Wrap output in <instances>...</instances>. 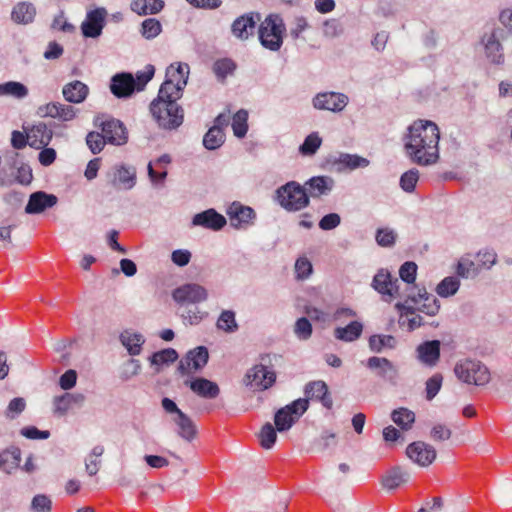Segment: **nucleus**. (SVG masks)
Wrapping results in <instances>:
<instances>
[{"mask_svg": "<svg viewBox=\"0 0 512 512\" xmlns=\"http://www.w3.org/2000/svg\"><path fill=\"white\" fill-rule=\"evenodd\" d=\"M225 134L218 126L211 127L203 138V145L209 149L214 150L219 148L224 143Z\"/></svg>", "mask_w": 512, "mask_h": 512, "instance_id": "nucleus-46", "label": "nucleus"}, {"mask_svg": "<svg viewBox=\"0 0 512 512\" xmlns=\"http://www.w3.org/2000/svg\"><path fill=\"white\" fill-rule=\"evenodd\" d=\"M213 72L219 81H224L228 75H232L236 69V64L229 58L218 59L213 64Z\"/></svg>", "mask_w": 512, "mask_h": 512, "instance_id": "nucleus-45", "label": "nucleus"}, {"mask_svg": "<svg viewBox=\"0 0 512 512\" xmlns=\"http://www.w3.org/2000/svg\"><path fill=\"white\" fill-rule=\"evenodd\" d=\"M277 429L271 423H266L259 432V441L263 449H271L277 440Z\"/></svg>", "mask_w": 512, "mask_h": 512, "instance_id": "nucleus-51", "label": "nucleus"}, {"mask_svg": "<svg viewBox=\"0 0 512 512\" xmlns=\"http://www.w3.org/2000/svg\"><path fill=\"white\" fill-rule=\"evenodd\" d=\"M322 144V139L317 132L309 134L299 147V152L304 156L314 155Z\"/></svg>", "mask_w": 512, "mask_h": 512, "instance_id": "nucleus-49", "label": "nucleus"}, {"mask_svg": "<svg viewBox=\"0 0 512 512\" xmlns=\"http://www.w3.org/2000/svg\"><path fill=\"white\" fill-rule=\"evenodd\" d=\"M171 163V157L169 154H163L157 158L154 162H149L147 170L148 175L153 183L163 182L167 177L166 166Z\"/></svg>", "mask_w": 512, "mask_h": 512, "instance_id": "nucleus-36", "label": "nucleus"}, {"mask_svg": "<svg viewBox=\"0 0 512 512\" xmlns=\"http://www.w3.org/2000/svg\"><path fill=\"white\" fill-rule=\"evenodd\" d=\"M102 132L108 143L115 145L125 144L127 132L123 123L117 119H108L101 124Z\"/></svg>", "mask_w": 512, "mask_h": 512, "instance_id": "nucleus-21", "label": "nucleus"}, {"mask_svg": "<svg viewBox=\"0 0 512 512\" xmlns=\"http://www.w3.org/2000/svg\"><path fill=\"white\" fill-rule=\"evenodd\" d=\"M439 139V128L434 122L415 121L405 137L406 153L418 165L434 164L439 158Z\"/></svg>", "mask_w": 512, "mask_h": 512, "instance_id": "nucleus-1", "label": "nucleus"}, {"mask_svg": "<svg viewBox=\"0 0 512 512\" xmlns=\"http://www.w3.org/2000/svg\"><path fill=\"white\" fill-rule=\"evenodd\" d=\"M25 407L26 403L23 398H14L9 402L8 407L5 411V415L9 419H14L16 416H18L21 412L24 411Z\"/></svg>", "mask_w": 512, "mask_h": 512, "instance_id": "nucleus-62", "label": "nucleus"}, {"mask_svg": "<svg viewBox=\"0 0 512 512\" xmlns=\"http://www.w3.org/2000/svg\"><path fill=\"white\" fill-rule=\"evenodd\" d=\"M418 359L425 365L433 367L440 358V341H426L417 347Z\"/></svg>", "mask_w": 512, "mask_h": 512, "instance_id": "nucleus-30", "label": "nucleus"}, {"mask_svg": "<svg viewBox=\"0 0 512 512\" xmlns=\"http://www.w3.org/2000/svg\"><path fill=\"white\" fill-rule=\"evenodd\" d=\"M31 506L35 512H51L52 501L48 496L39 494L34 496Z\"/></svg>", "mask_w": 512, "mask_h": 512, "instance_id": "nucleus-61", "label": "nucleus"}, {"mask_svg": "<svg viewBox=\"0 0 512 512\" xmlns=\"http://www.w3.org/2000/svg\"><path fill=\"white\" fill-rule=\"evenodd\" d=\"M62 93L66 101L78 104L86 99L89 88L83 82L76 80L66 84Z\"/></svg>", "mask_w": 512, "mask_h": 512, "instance_id": "nucleus-33", "label": "nucleus"}, {"mask_svg": "<svg viewBox=\"0 0 512 512\" xmlns=\"http://www.w3.org/2000/svg\"><path fill=\"white\" fill-rule=\"evenodd\" d=\"M189 66L187 64H171L166 70V79L161 85L160 94H170V97L181 98L187 84Z\"/></svg>", "mask_w": 512, "mask_h": 512, "instance_id": "nucleus-6", "label": "nucleus"}, {"mask_svg": "<svg viewBox=\"0 0 512 512\" xmlns=\"http://www.w3.org/2000/svg\"><path fill=\"white\" fill-rule=\"evenodd\" d=\"M164 7L162 0H133L131 2L132 11L139 15L156 14Z\"/></svg>", "mask_w": 512, "mask_h": 512, "instance_id": "nucleus-39", "label": "nucleus"}, {"mask_svg": "<svg viewBox=\"0 0 512 512\" xmlns=\"http://www.w3.org/2000/svg\"><path fill=\"white\" fill-rule=\"evenodd\" d=\"M260 20L259 14H244L238 17L231 26L232 33L235 37L246 40L252 35L256 22Z\"/></svg>", "mask_w": 512, "mask_h": 512, "instance_id": "nucleus-22", "label": "nucleus"}, {"mask_svg": "<svg viewBox=\"0 0 512 512\" xmlns=\"http://www.w3.org/2000/svg\"><path fill=\"white\" fill-rule=\"evenodd\" d=\"M406 455L419 466L427 467L435 460L436 450L430 444L416 441L407 446Z\"/></svg>", "mask_w": 512, "mask_h": 512, "instance_id": "nucleus-12", "label": "nucleus"}, {"mask_svg": "<svg viewBox=\"0 0 512 512\" xmlns=\"http://www.w3.org/2000/svg\"><path fill=\"white\" fill-rule=\"evenodd\" d=\"M407 300L413 303L417 311L428 316H435L440 309L439 301L434 295L428 294L425 288L418 289L417 294H409Z\"/></svg>", "mask_w": 512, "mask_h": 512, "instance_id": "nucleus-15", "label": "nucleus"}, {"mask_svg": "<svg viewBox=\"0 0 512 512\" xmlns=\"http://www.w3.org/2000/svg\"><path fill=\"white\" fill-rule=\"evenodd\" d=\"M226 223L225 217L214 209H208L198 213L192 219V225L201 226L214 231L221 230Z\"/></svg>", "mask_w": 512, "mask_h": 512, "instance_id": "nucleus-20", "label": "nucleus"}, {"mask_svg": "<svg viewBox=\"0 0 512 512\" xmlns=\"http://www.w3.org/2000/svg\"><path fill=\"white\" fill-rule=\"evenodd\" d=\"M396 340L391 335L376 334L369 338L368 344L372 352L380 353L384 348H394Z\"/></svg>", "mask_w": 512, "mask_h": 512, "instance_id": "nucleus-44", "label": "nucleus"}, {"mask_svg": "<svg viewBox=\"0 0 512 512\" xmlns=\"http://www.w3.org/2000/svg\"><path fill=\"white\" fill-rule=\"evenodd\" d=\"M485 52L487 57L491 60V62L495 64H501L504 61V56L502 53V46L500 42L496 39L495 34H491L487 39L485 44Z\"/></svg>", "mask_w": 512, "mask_h": 512, "instance_id": "nucleus-42", "label": "nucleus"}, {"mask_svg": "<svg viewBox=\"0 0 512 512\" xmlns=\"http://www.w3.org/2000/svg\"><path fill=\"white\" fill-rule=\"evenodd\" d=\"M231 225L240 228L251 223L255 218V212L248 206L239 203H233L228 210Z\"/></svg>", "mask_w": 512, "mask_h": 512, "instance_id": "nucleus-28", "label": "nucleus"}, {"mask_svg": "<svg viewBox=\"0 0 512 512\" xmlns=\"http://www.w3.org/2000/svg\"><path fill=\"white\" fill-rule=\"evenodd\" d=\"M136 89V81L130 73L116 74L111 79L110 90L118 98L132 95Z\"/></svg>", "mask_w": 512, "mask_h": 512, "instance_id": "nucleus-19", "label": "nucleus"}, {"mask_svg": "<svg viewBox=\"0 0 512 512\" xmlns=\"http://www.w3.org/2000/svg\"><path fill=\"white\" fill-rule=\"evenodd\" d=\"M459 285L456 277H446L437 285L436 292L441 297H449L458 291Z\"/></svg>", "mask_w": 512, "mask_h": 512, "instance_id": "nucleus-52", "label": "nucleus"}, {"mask_svg": "<svg viewBox=\"0 0 512 512\" xmlns=\"http://www.w3.org/2000/svg\"><path fill=\"white\" fill-rule=\"evenodd\" d=\"M454 372L459 380L467 384L481 386L490 381V372L480 361L470 359L460 361L456 364Z\"/></svg>", "mask_w": 512, "mask_h": 512, "instance_id": "nucleus-5", "label": "nucleus"}, {"mask_svg": "<svg viewBox=\"0 0 512 512\" xmlns=\"http://www.w3.org/2000/svg\"><path fill=\"white\" fill-rule=\"evenodd\" d=\"M367 368L374 371L375 375L389 382H395L398 376L397 367L387 358L373 356L367 360Z\"/></svg>", "mask_w": 512, "mask_h": 512, "instance_id": "nucleus-16", "label": "nucleus"}, {"mask_svg": "<svg viewBox=\"0 0 512 512\" xmlns=\"http://www.w3.org/2000/svg\"><path fill=\"white\" fill-rule=\"evenodd\" d=\"M161 405L166 413L176 415L173 421L178 426L179 436L187 441L193 440L196 437L197 431L191 418L180 410L176 403L168 397H164L161 400Z\"/></svg>", "mask_w": 512, "mask_h": 512, "instance_id": "nucleus-8", "label": "nucleus"}, {"mask_svg": "<svg viewBox=\"0 0 512 512\" xmlns=\"http://www.w3.org/2000/svg\"><path fill=\"white\" fill-rule=\"evenodd\" d=\"M36 114L41 118L51 117L62 121H70L75 115V109L70 105L59 102H51L37 108Z\"/></svg>", "mask_w": 512, "mask_h": 512, "instance_id": "nucleus-17", "label": "nucleus"}, {"mask_svg": "<svg viewBox=\"0 0 512 512\" xmlns=\"http://www.w3.org/2000/svg\"><path fill=\"white\" fill-rule=\"evenodd\" d=\"M36 15V9L32 3L20 2L14 6L11 18L17 24L31 23Z\"/></svg>", "mask_w": 512, "mask_h": 512, "instance_id": "nucleus-38", "label": "nucleus"}, {"mask_svg": "<svg viewBox=\"0 0 512 512\" xmlns=\"http://www.w3.org/2000/svg\"><path fill=\"white\" fill-rule=\"evenodd\" d=\"M305 395L307 400H317L327 409H331L333 401L329 395L328 386L322 380L312 381L305 386Z\"/></svg>", "mask_w": 512, "mask_h": 512, "instance_id": "nucleus-24", "label": "nucleus"}, {"mask_svg": "<svg viewBox=\"0 0 512 512\" xmlns=\"http://www.w3.org/2000/svg\"><path fill=\"white\" fill-rule=\"evenodd\" d=\"M410 479V472L402 466H394L389 469L381 479L382 487L386 490H395L407 483Z\"/></svg>", "mask_w": 512, "mask_h": 512, "instance_id": "nucleus-26", "label": "nucleus"}, {"mask_svg": "<svg viewBox=\"0 0 512 512\" xmlns=\"http://www.w3.org/2000/svg\"><path fill=\"white\" fill-rule=\"evenodd\" d=\"M295 272L298 279H306L312 273V264L305 258H298L295 262Z\"/></svg>", "mask_w": 512, "mask_h": 512, "instance_id": "nucleus-63", "label": "nucleus"}, {"mask_svg": "<svg viewBox=\"0 0 512 512\" xmlns=\"http://www.w3.org/2000/svg\"><path fill=\"white\" fill-rule=\"evenodd\" d=\"M348 104V97L343 93L323 92L318 93L313 99V105L319 110L332 112L342 111Z\"/></svg>", "mask_w": 512, "mask_h": 512, "instance_id": "nucleus-14", "label": "nucleus"}, {"mask_svg": "<svg viewBox=\"0 0 512 512\" xmlns=\"http://www.w3.org/2000/svg\"><path fill=\"white\" fill-rule=\"evenodd\" d=\"M395 307L400 313V325L407 326L408 330L413 331L424 324L423 318L416 313V307L410 305L408 300L405 303H397Z\"/></svg>", "mask_w": 512, "mask_h": 512, "instance_id": "nucleus-23", "label": "nucleus"}, {"mask_svg": "<svg viewBox=\"0 0 512 512\" xmlns=\"http://www.w3.org/2000/svg\"><path fill=\"white\" fill-rule=\"evenodd\" d=\"M180 98L170 97V94H160L150 104V112L160 128L173 130L182 125L184 110L178 104Z\"/></svg>", "mask_w": 512, "mask_h": 512, "instance_id": "nucleus-2", "label": "nucleus"}, {"mask_svg": "<svg viewBox=\"0 0 512 512\" xmlns=\"http://www.w3.org/2000/svg\"><path fill=\"white\" fill-rule=\"evenodd\" d=\"M161 32V24L154 18H148L142 22L141 33L146 39H153Z\"/></svg>", "mask_w": 512, "mask_h": 512, "instance_id": "nucleus-55", "label": "nucleus"}, {"mask_svg": "<svg viewBox=\"0 0 512 512\" xmlns=\"http://www.w3.org/2000/svg\"><path fill=\"white\" fill-rule=\"evenodd\" d=\"M340 163L350 169H355L359 167H366L369 164V161L366 158L357 155L344 154L340 157Z\"/></svg>", "mask_w": 512, "mask_h": 512, "instance_id": "nucleus-60", "label": "nucleus"}, {"mask_svg": "<svg viewBox=\"0 0 512 512\" xmlns=\"http://www.w3.org/2000/svg\"><path fill=\"white\" fill-rule=\"evenodd\" d=\"M120 339L131 355L140 354L141 347L144 343V338L141 334L125 331L121 334Z\"/></svg>", "mask_w": 512, "mask_h": 512, "instance_id": "nucleus-40", "label": "nucleus"}, {"mask_svg": "<svg viewBox=\"0 0 512 512\" xmlns=\"http://www.w3.org/2000/svg\"><path fill=\"white\" fill-rule=\"evenodd\" d=\"M286 31L283 19L277 14L268 15L259 25L258 36L261 45L270 50L278 51L283 44Z\"/></svg>", "mask_w": 512, "mask_h": 512, "instance_id": "nucleus-3", "label": "nucleus"}, {"mask_svg": "<svg viewBox=\"0 0 512 512\" xmlns=\"http://www.w3.org/2000/svg\"><path fill=\"white\" fill-rule=\"evenodd\" d=\"M173 299L179 304H196L207 299V291L199 284H185L173 291Z\"/></svg>", "mask_w": 512, "mask_h": 512, "instance_id": "nucleus-13", "label": "nucleus"}, {"mask_svg": "<svg viewBox=\"0 0 512 512\" xmlns=\"http://www.w3.org/2000/svg\"><path fill=\"white\" fill-rule=\"evenodd\" d=\"M391 418L403 430H409L415 421V414L407 408H399L392 412Z\"/></svg>", "mask_w": 512, "mask_h": 512, "instance_id": "nucleus-43", "label": "nucleus"}, {"mask_svg": "<svg viewBox=\"0 0 512 512\" xmlns=\"http://www.w3.org/2000/svg\"><path fill=\"white\" fill-rule=\"evenodd\" d=\"M276 380L274 371L264 365H255L249 369L243 379L244 384L255 390L263 391L270 388Z\"/></svg>", "mask_w": 512, "mask_h": 512, "instance_id": "nucleus-10", "label": "nucleus"}, {"mask_svg": "<svg viewBox=\"0 0 512 512\" xmlns=\"http://www.w3.org/2000/svg\"><path fill=\"white\" fill-rule=\"evenodd\" d=\"M452 431L443 424H436L432 427L430 436L434 441H446L451 438Z\"/></svg>", "mask_w": 512, "mask_h": 512, "instance_id": "nucleus-64", "label": "nucleus"}, {"mask_svg": "<svg viewBox=\"0 0 512 512\" xmlns=\"http://www.w3.org/2000/svg\"><path fill=\"white\" fill-rule=\"evenodd\" d=\"M106 142L103 132H89L86 136V143L93 154L101 152Z\"/></svg>", "mask_w": 512, "mask_h": 512, "instance_id": "nucleus-54", "label": "nucleus"}, {"mask_svg": "<svg viewBox=\"0 0 512 512\" xmlns=\"http://www.w3.org/2000/svg\"><path fill=\"white\" fill-rule=\"evenodd\" d=\"M56 203L57 197L55 195L38 191L30 195L25 212L27 214H39L45 209L53 207Z\"/></svg>", "mask_w": 512, "mask_h": 512, "instance_id": "nucleus-25", "label": "nucleus"}, {"mask_svg": "<svg viewBox=\"0 0 512 512\" xmlns=\"http://www.w3.org/2000/svg\"><path fill=\"white\" fill-rule=\"evenodd\" d=\"M28 137L29 145L33 148L40 149L50 143L53 132L45 123L39 122L31 127L28 132Z\"/></svg>", "mask_w": 512, "mask_h": 512, "instance_id": "nucleus-29", "label": "nucleus"}, {"mask_svg": "<svg viewBox=\"0 0 512 512\" xmlns=\"http://www.w3.org/2000/svg\"><path fill=\"white\" fill-rule=\"evenodd\" d=\"M307 399H297L291 404L280 408L274 416V423L278 432L289 430L293 424L307 411Z\"/></svg>", "mask_w": 512, "mask_h": 512, "instance_id": "nucleus-7", "label": "nucleus"}, {"mask_svg": "<svg viewBox=\"0 0 512 512\" xmlns=\"http://www.w3.org/2000/svg\"><path fill=\"white\" fill-rule=\"evenodd\" d=\"M306 192L313 198H319L323 195H327L333 188L334 181L330 177L317 176L312 177L306 182Z\"/></svg>", "mask_w": 512, "mask_h": 512, "instance_id": "nucleus-32", "label": "nucleus"}, {"mask_svg": "<svg viewBox=\"0 0 512 512\" xmlns=\"http://www.w3.org/2000/svg\"><path fill=\"white\" fill-rule=\"evenodd\" d=\"M208 350L204 346H199L194 350L188 352L184 360L180 362L179 369L184 373L186 372L185 363L187 368L192 367L194 370L204 367L208 362Z\"/></svg>", "mask_w": 512, "mask_h": 512, "instance_id": "nucleus-31", "label": "nucleus"}, {"mask_svg": "<svg viewBox=\"0 0 512 512\" xmlns=\"http://www.w3.org/2000/svg\"><path fill=\"white\" fill-rule=\"evenodd\" d=\"M106 11L104 8H98L87 14V19L81 25L82 33L85 37H98L103 29Z\"/></svg>", "mask_w": 512, "mask_h": 512, "instance_id": "nucleus-18", "label": "nucleus"}, {"mask_svg": "<svg viewBox=\"0 0 512 512\" xmlns=\"http://www.w3.org/2000/svg\"><path fill=\"white\" fill-rule=\"evenodd\" d=\"M400 280L393 277L387 270H379L373 277L372 287L382 295L385 301L401 297Z\"/></svg>", "mask_w": 512, "mask_h": 512, "instance_id": "nucleus-9", "label": "nucleus"}, {"mask_svg": "<svg viewBox=\"0 0 512 512\" xmlns=\"http://www.w3.org/2000/svg\"><path fill=\"white\" fill-rule=\"evenodd\" d=\"M363 332V325L359 321H351L345 327H337L334 329V336L337 340L343 342L356 341Z\"/></svg>", "mask_w": 512, "mask_h": 512, "instance_id": "nucleus-37", "label": "nucleus"}, {"mask_svg": "<svg viewBox=\"0 0 512 512\" xmlns=\"http://www.w3.org/2000/svg\"><path fill=\"white\" fill-rule=\"evenodd\" d=\"M28 95L27 87L16 81H8L0 84V96H12L22 99Z\"/></svg>", "mask_w": 512, "mask_h": 512, "instance_id": "nucleus-41", "label": "nucleus"}, {"mask_svg": "<svg viewBox=\"0 0 512 512\" xmlns=\"http://www.w3.org/2000/svg\"><path fill=\"white\" fill-rule=\"evenodd\" d=\"M85 401V396L81 393H65L57 396L53 400L54 413L58 415H65L69 410L74 407H80Z\"/></svg>", "mask_w": 512, "mask_h": 512, "instance_id": "nucleus-27", "label": "nucleus"}, {"mask_svg": "<svg viewBox=\"0 0 512 512\" xmlns=\"http://www.w3.org/2000/svg\"><path fill=\"white\" fill-rule=\"evenodd\" d=\"M419 179V172L417 169H410L406 171L400 178V186L405 192H413Z\"/></svg>", "mask_w": 512, "mask_h": 512, "instance_id": "nucleus-53", "label": "nucleus"}, {"mask_svg": "<svg viewBox=\"0 0 512 512\" xmlns=\"http://www.w3.org/2000/svg\"><path fill=\"white\" fill-rule=\"evenodd\" d=\"M21 462V450L18 447H10L0 452V470L7 474L15 471Z\"/></svg>", "mask_w": 512, "mask_h": 512, "instance_id": "nucleus-34", "label": "nucleus"}, {"mask_svg": "<svg viewBox=\"0 0 512 512\" xmlns=\"http://www.w3.org/2000/svg\"><path fill=\"white\" fill-rule=\"evenodd\" d=\"M396 235L393 230L380 228L376 233V242L382 247H389L395 243Z\"/></svg>", "mask_w": 512, "mask_h": 512, "instance_id": "nucleus-59", "label": "nucleus"}, {"mask_svg": "<svg viewBox=\"0 0 512 512\" xmlns=\"http://www.w3.org/2000/svg\"><path fill=\"white\" fill-rule=\"evenodd\" d=\"M216 326L226 333H233L238 330L235 313L231 310H224L217 319Z\"/></svg>", "mask_w": 512, "mask_h": 512, "instance_id": "nucleus-47", "label": "nucleus"}, {"mask_svg": "<svg viewBox=\"0 0 512 512\" xmlns=\"http://www.w3.org/2000/svg\"><path fill=\"white\" fill-rule=\"evenodd\" d=\"M295 334L301 339H308L312 334V325L305 317L299 318L294 327Z\"/></svg>", "mask_w": 512, "mask_h": 512, "instance_id": "nucleus-58", "label": "nucleus"}, {"mask_svg": "<svg viewBox=\"0 0 512 512\" xmlns=\"http://www.w3.org/2000/svg\"><path fill=\"white\" fill-rule=\"evenodd\" d=\"M417 273V265L414 262L407 261L401 265L399 269V276L406 284H412L415 282Z\"/></svg>", "mask_w": 512, "mask_h": 512, "instance_id": "nucleus-56", "label": "nucleus"}, {"mask_svg": "<svg viewBox=\"0 0 512 512\" xmlns=\"http://www.w3.org/2000/svg\"><path fill=\"white\" fill-rule=\"evenodd\" d=\"M443 377L441 374H435L426 381V398L432 400L440 391Z\"/></svg>", "mask_w": 512, "mask_h": 512, "instance_id": "nucleus-57", "label": "nucleus"}, {"mask_svg": "<svg viewBox=\"0 0 512 512\" xmlns=\"http://www.w3.org/2000/svg\"><path fill=\"white\" fill-rule=\"evenodd\" d=\"M136 183V170L133 167L117 166L107 173V187L111 190H129Z\"/></svg>", "mask_w": 512, "mask_h": 512, "instance_id": "nucleus-11", "label": "nucleus"}, {"mask_svg": "<svg viewBox=\"0 0 512 512\" xmlns=\"http://www.w3.org/2000/svg\"><path fill=\"white\" fill-rule=\"evenodd\" d=\"M248 113L245 110L237 111L232 119L233 133L238 138H243L248 130Z\"/></svg>", "mask_w": 512, "mask_h": 512, "instance_id": "nucleus-50", "label": "nucleus"}, {"mask_svg": "<svg viewBox=\"0 0 512 512\" xmlns=\"http://www.w3.org/2000/svg\"><path fill=\"white\" fill-rule=\"evenodd\" d=\"M276 193L280 206L290 212L300 211L310 203L306 189L295 181L281 186Z\"/></svg>", "mask_w": 512, "mask_h": 512, "instance_id": "nucleus-4", "label": "nucleus"}, {"mask_svg": "<svg viewBox=\"0 0 512 512\" xmlns=\"http://www.w3.org/2000/svg\"><path fill=\"white\" fill-rule=\"evenodd\" d=\"M190 389L198 396L207 399H214L220 393L218 385L215 382H212L205 378H197L191 381Z\"/></svg>", "mask_w": 512, "mask_h": 512, "instance_id": "nucleus-35", "label": "nucleus"}, {"mask_svg": "<svg viewBox=\"0 0 512 512\" xmlns=\"http://www.w3.org/2000/svg\"><path fill=\"white\" fill-rule=\"evenodd\" d=\"M178 354L173 348H166L151 355L150 363L155 366H162L173 363L177 360Z\"/></svg>", "mask_w": 512, "mask_h": 512, "instance_id": "nucleus-48", "label": "nucleus"}]
</instances>
